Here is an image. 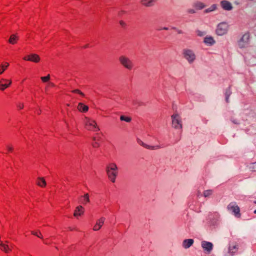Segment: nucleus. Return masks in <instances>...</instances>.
<instances>
[{"label": "nucleus", "mask_w": 256, "mask_h": 256, "mask_svg": "<svg viewBox=\"0 0 256 256\" xmlns=\"http://www.w3.org/2000/svg\"><path fill=\"white\" fill-rule=\"evenodd\" d=\"M83 122L85 128L88 131L97 132L100 130L97 122L92 118L85 116Z\"/></svg>", "instance_id": "f257e3e1"}, {"label": "nucleus", "mask_w": 256, "mask_h": 256, "mask_svg": "<svg viewBox=\"0 0 256 256\" xmlns=\"http://www.w3.org/2000/svg\"><path fill=\"white\" fill-rule=\"evenodd\" d=\"M109 180L112 182H114L118 175V166L115 163L111 162L108 164L106 169Z\"/></svg>", "instance_id": "f03ea898"}, {"label": "nucleus", "mask_w": 256, "mask_h": 256, "mask_svg": "<svg viewBox=\"0 0 256 256\" xmlns=\"http://www.w3.org/2000/svg\"><path fill=\"white\" fill-rule=\"evenodd\" d=\"M120 64L128 70H132L134 68V64L132 60L126 56H120L118 58Z\"/></svg>", "instance_id": "7ed1b4c3"}, {"label": "nucleus", "mask_w": 256, "mask_h": 256, "mask_svg": "<svg viewBox=\"0 0 256 256\" xmlns=\"http://www.w3.org/2000/svg\"><path fill=\"white\" fill-rule=\"evenodd\" d=\"M171 117L172 126L176 128H182V124L180 116L177 114H174Z\"/></svg>", "instance_id": "20e7f679"}, {"label": "nucleus", "mask_w": 256, "mask_h": 256, "mask_svg": "<svg viewBox=\"0 0 256 256\" xmlns=\"http://www.w3.org/2000/svg\"><path fill=\"white\" fill-rule=\"evenodd\" d=\"M228 26L227 24L222 22L217 27L216 32L218 35L222 36L227 32Z\"/></svg>", "instance_id": "39448f33"}, {"label": "nucleus", "mask_w": 256, "mask_h": 256, "mask_svg": "<svg viewBox=\"0 0 256 256\" xmlns=\"http://www.w3.org/2000/svg\"><path fill=\"white\" fill-rule=\"evenodd\" d=\"M12 84L11 79L2 78L0 80V90L2 91L6 89L9 88Z\"/></svg>", "instance_id": "423d86ee"}, {"label": "nucleus", "mask_w": 256, "mask_h": 256, "mask_svg": "<svg viewBox=\"0 0 256 256\" xmlns=\"http://www.w3.org/2000/svg\"><path fill=\"white\" fill-rule=\"evenodd\" d=\"M250 38V34L248 32L244 34L238 42L239 46L241 48L246 47L248 44Z\"/></svg>", "instance_id": "0eeeda50"}, {"label": "nucleus", "mask_w": 256, "mask_h": 256, "mask_svg": "<svg viewBox=\"0 0 256 256\" xmlns=\"http://www.w3.org/2000/svg\"><path fill=\"white\" fill-rule=\"evenodd\" d=\"M84 208L81 205H79L76 207L74 211L73 216L74 218H78L79 217L82 216L84 214Z\"/></svg>", "instance_id": "6e6552de"}, {"label": "nucleus", "mask_w": 256, "mask_h": 256, "mask_svg": "<svg viewBox=\"0 0 256 256\" xmlns=\"http://www.w3.org/2000/svg\"><path fill=\"white\" fill-rule=\"evenodd\" d=\"M184 58L188 60L189 62H192L196 58L195 54L190 50H184Z\"/></svg>", "instance_id": "1a4fd4ad"}, {"label": "nucleus", "mask_w": 256, "mask_h": 256, "mask_svg": "<svg viewBox=\"0 0 256 256\" xmlns=\"http://www.w3.org/2000/svg\"><path fill=\"white\" fill-rule=\"evenodd\" d=\"M105 218L104 217H101L96 220L95 224L94 225L92 230L94 231L99 230L104 224Z\"/></svg>", "instance_id": "9d476101"}, {"label": "nucleus", "mask_w": 256, "mask_h": 256, "mask_svg": "<svg viewBox=\"0 0 256 256\" xmlns=\"http://www.w3.org/2000/svg\"><path fill=\"white\" fill-rule=\"evenodd\" d=\"M228 208L229 210H230L234 212V214L238 218H240V208L238 206H235L234 204H230L228 206Z\"/></svg>", "instance_id": "9b49d317"}, {"label": "nucleus", "mask_w": 256, "mask_h": 256, "mask_svg": "<svg viewBox=\"0 0 256 256\" xmlns=\"http://www.w3.org/2000/svg\"><path fill=\"white\" fill-rule=\"evenodd\" d=\"M88 109V106L82 102L78 103L77 106V110L80 112H86Z\"/></svg>", "instance_id": "f8f14e48"}, {"label": "nucleus", "mask_w": 256, "mask_h": 256, "mask_svg": "<svg viewBox=\"0 0 256 256\" xmlns=\"http://www.w3.org/2000/svg\"><path fill=\"white\" fill-rule=\"evenodd\" d=\"M0 248L6 253H9L12 250V247L10 246L7 244L3 243L2 242H0Z\"/></svg>", "instance_id": "ddd939ff"}, {"label": "nucleus", "mask_w": 256, "mask_h": 256, "mask_svg": "<svg viewBox=\"0 0 256 256\" xmlns=\"http://www.w3.org/2000/svg\"><path fill=\"white\" fill-rule=\"evenodd\" d=\"M222 8L226 10H230L232 8V4L227 0H222L220 2Z\"/></svg>", "instance_id": "4468645a"}, {"label": "nucleus", "mask_w": 256, "mask_h": 256, "mask_svg": "<svg viewBox=\"0 0 256 256\" xmlns=\"http://www.w3.org/2000/svg\"><path fill=\"white\" fill-rule=\"evenodd\" d=\"M18 36L16 34H12L10 36L8 42L10 44H16L18 40Z\"/></svg>", "instance_id": "2eb2a0df"}, {"label": "nucleus", "mask_w": 256, "mask_h": 256, "mask_svg": "<svg viewBox=\"0 0 256 256\" xmlns=\"http://www.w3.org/2000/svg\"><path fill=\"white\" fill-rule=\"evenodd\" d=\"M36 184L38 186L41 188H44L46 186V182L44 178L38 177L36 180Z\"/></svg>", "instance_id": "dca6fc26"}, {"label": "nucleus", "mask_w": 256, "mask_h": 256, "mask_svg": "<svg viewBox=\"0 0 256 256\" xmlns=\"http://www.w3.org/2000/svg\"><path fill=\"white\" fill-rule=\"evenodd\" d=\"M202 247L206 250L208 252H210L212 248V244L210 242H202Z\"/></svg>", "instance_id": "f3484780"}, {"label": "nucleus", "mask_w": 256, "mask_h": 256, "mask_svg": "<svg viewBox=\"0 0 256 256\" xmlns=\"http://www.w3.org/2000/svg\"><path fill=\"white\" fill-rule=\"evenodd\" d=\"M92 146L94 148H98L100 146V139L96 137H93L92 138V142H91Z\"/></svg>", "instance_id": "a211bd4d"}, {"label": "nucleus", "mask_w": 256, "mask_h": 256, "mask_svg": "<svg viewBox=\"0 0 256 256\" xmlns=\"http://www.w3.org/2000/svg\"><path fill=\"white\" fill-rule=\"evenodd\" d=\"M82 203L83 204H86L90 202V196L86 193L80 197Z\"/></svg>", "instance_id": "6ab92c4d"}, {"label": "nucleus", "mask_w": 256, "mask_h": 256, "mask_svg": "<svg viewBox=\"0 0 256 256\" xmlns=\"http://www.w3.org/2000/svg\"><path fill=\"white\" fill-rule=\"evenodd\" d=\"M30 57L31 58H30V62H35V63H38L40 61V56H39V55H38L36 54H34V53L31 54Z\"/></svg>", "instance_id": "aec40b11"}, {"label": "nucleus", "mask_w": 256, "mask_h": 256, "mask_svg": "<svg viewBox=\"0 0 256 256\" xmlns=\"http://www.w3.org/2000/svg\"><path fill=\"white\" fill-rule=\"evenodd\" d=\"M193 240L187 239L184 240L182 246L184 248H187L190 247L193 244Z\"/></svg>", "instance_id": "412c9836"}, {"label": "nucleus", "mask_w": 256, "mask_h": 256, "mask_svg": "<svg viewBox=\"0 0 256 256\" xmlns=\"http://www.w3.org/2000/svg\"><path fill=\"white\" fill-rule=\"evenodd\" d=\"M9 66V63L5 62L0 65V74H2Z\"/></svg>", "instance_id": "4be33fe9"}, {"label": "nucleus", "mask_w": 256, "mask_h": 256, "mask_svg": "<svg viewBox=\"0 0 256 256\" xmlns=\"http://www.w3.org/2000/svg\"><path fill=\"white\" fill-rule=\"evenodd\" d=\"M155 2L156 0H141L142 4L146 6H152Z\"/></svg>", "instance_id": "5701e85b"}, {"label": "nucleus", "mask_w": 256, "mask_h": 256, "mask_svg": "<svg viewBox=\"0 0 256 256\" xmlns=\"http://www.w3.org/2000/svg\"><path fill=\"white\" fill-rule=\"evenodd\" d=\"M141 144L144 148H148V149H151V150H157L160 148V146H150L148 145H147L146 144H144L142 142H141Z\"/></svg>", "instance_id": "b1692460"}, {"label": "nucleus", "mask_w": 256, "mask_h": 256, "mask_svg": "<svg viewBox=\"0 0 256 256\" xmlns=\"http://www.w3.org/2000/svg\"><path fill=\"white\" fill-rule=\"evenodd\" d=\"M238 249L237 245H232L229 248V251L232 254L236 253Z\"/></svg>", "instance_id": "393cba45"}, {"label": "nucleus", "mask_w": 256, "mask_h": 256, "mask_svg": "<svg viewBox=\"0 0 256 256\" xmlns=\"http://www.w3.org/2000/svg\"><path fill=\"white\" fill-rule=\"evenodd\" d=\"M205 6L204 4L201 2H196V3H195L194 4V7L196 8V10H201L203 8H204Z\"/></svg>", "instance_id": "a878e982"}, {"label": "nucleus", "mask_w": 256, "mask_h": 256, "mask_svg": "<svg viewBox=\"0 0 256 256\" xmlns=\"http://www.w3.org/2000/svg\"><path fill=\"white\" fill-rule=\"evenodd\" d=\"M204 42L206 44H212L214 42V40L212 37H206L204 40Z\"/></svg>", "instance_id": "bb28decb"}, {"label": "nucleus", "mask_w": 256, "mask_h": 256, "mask_svg": "<svg viewBox=\"0 0 256 256\" xmlns=\"http://www.w3.org/2000/svg\"><path fill=\"white\" fill-rule=\"evenodd\" d=\"M120 120H122V121H125L126 122H130L131 121L132 118L130 116H120Z\"/></svg>", "instance_id": "cd10ccee"}, {"label": "nucleus", "mask_w": 256, "mask_h": 256, "mask_svg": "<svg viewBox=\"0 0 256 256\" xmlns=\"http://www.w3.org/2000/svg\"><path fill=\"white\" fill-rule=\"evenodd\" d=\"M72 92L80 94L82 97L84 96V94L78 89H76L72 90Z\"/></svg>", "instance_id": "c85d7f7f"}, {"label": "nucleus", "mask_w": 256, "mask_h": 256, "mask_svg": "<svg viewBox=\"0 0 256 256\" xmlns=\"http://www.w3.org/2000/svg\"><path fill=\"white\" fill-rule=\"evenodd\" d=\"M50 75L48 74V76H42L40 78V80L43 82H48L50 80Z\"/></svg>", "instance_id": "c756f323"}, {"label": "nucleus", "mask_w": 256, "mask_h": 256, "mask_svg": "<svg viewBox=\"0 0 256 256\" xmlns=\"http://www.w3.org/2000/svg\"><path fill=\"white\" fill-rule=\"evenodd\" d=\"M31 234L33 235H34L38 238H42V236L41 234V232L39 231H32Z\"/></svg>", "instance_id": "7c9ffc66"}, {"label": "nucleus", "mask_w": 256, "mask_h": 256, "mask_svg": "<svg viewBox=\"0 0 256 256\" xmlns=\"http://www.w3.org/2000/svg\"><path fill=\"white\" fill-rule=\"evenodd\" d=\"M212 194V190H207L204 192V197H207V196L211 195Z\"/></svg>", "instance_id": "2f4dec72"}, {"label": "nucleus", "mask_w": 256, "mask_h": 256, "mask_svg": "<svg viewBox=\"0 0 256 256\" xmlns=\"http://www.w3.org/2000/svg\"><path fill=\"white\" fill-rule=\"evenodd\" d=\"M6 150L8 152H12L14 150V148L11 145H8L6 146Z\"/></svg>", "instance_id": "473e14b6"}, {"label": "nucleus", "mask_w": 256, "mask_h": 256, "mask_svg": "<svg viewBox=\"0 0 256 256\" xmlns=\"http://www.w3.org/2000/svg\"><path fill=\"white\" fill-rule=\"evenodd\" d=\"M30 56H31V54H28V55H26L23 58V60L26 61H30V58H31Z\"/></svg>", "instance_id": "72a5a7b5"}, {"label": "nucleus", "mask_w": 256, "mask_h": 256, "mask_svg": "<svg viewBox=\"0 0 256 256\" xmlns=\"http://www.w3.org/2000/svg\"><path fill=\"white\" fill-rule=\"evenodd\" d=\"M119 24H120V26L122 28H124L126 26V22H124V20H120L119 22Z\"/></svg>", "instance_id": "f704fd0d"}, {"label": "nucleus", "mask_w": 256, "mask_h": 256, "mask_svg": "<svg viewBox=\"0 0 256 256\" xmlns=\"http://www.w3.org/2000/svg\"><path fill=\"white\" fill-rule=\"evenodd\" d=\"M17 108L19 110H22L24 108V104L23 103L20 102V103L18 104Z\"/></svg>", "instance_id": "c9c22d12"}, {"label": "nucleus", "mask_w": 256, "mask_h": 256, "mask_svg": "<svg viewBox=\"0 0 256 256\" xmlns=\"http://www.w3.org/2000/svg\"><path fill=\"white\" fill-rule=\"evenodd\" d=\"M230 95V92H226V102H228V98H229V96Z\"/></svg>", "instance_id": "e433bc0d"}, {"label": "nucleus", "mask_w": 256, "mask_h": 256, "mask_svg": "<svg viewBox=\"0 0 256 256\" xmlns=\"http://www.w3.org/2000/svg\"><path fill=\"white\" fill-rule=\"evenodd\" d=\"M196 32L198 36H202L204 35L203 32H200V30H196Z\"/></svg>", "instance_id": "4c0bfd02"}, {"label": "nucleus", "mask_w": 256, "mask_h": 256, "mask_svg": "<svg viewBox=\"0 0 256 256\" xmlns=\"http://www.w3.org/2000/svg\"><path fill=\"white\" fill-rule=\"evenodd\" d=\"M188 12L189 13H190V14H194L195 12L194 10L192 9H190L188 10Z\"/></svg>", "instance_id": "58836bf2"}, {"label": "nucleus", "mask_w": 256, "mask_h": 256, "mask_svg": "<svg viewBox=\"0 0 256 256\" xmlns=\"http://www.w3.org/2000/svg\"><path fill=\"white\" fill-rule=\"evenodd\" d=\"M125 13H126V12L122 10V11L119 12L118 14L120 15V16H122L123 14H124Z\"/></svg>", "instance_id": "ea45409f"}, {"label": "nucleus", "mask_w": 256, "mask_h": 256, "mask_svg": "<svg viewBox=\"0 0 256 256\" xmlns=\"http://www.w3.org/2000/svg\"><path fill=\"white\" fill-rule=\"evenodd\" d=\"M176 32L178 34H182L183 33V32H182V30H176Z\"/></svg>", "instance_id": "a19ab883"}, {"label": "nucleus", "mask_w": 256, "mask_h": 256, "mask_svg": "<svg viewBox=\"0 0 256 256\" xmlns=\"http://www.w3.org/2000/svg\"><path fill=\"white\" fill-rule=\"evenodd\" d=\"M212 10H206V12H210V11H212Z\"/></svg>", "instance_id": "79ce46f5"}, {"label": "nucleus", "mask_w": 256, "mask_h": 256, "mask_svg": "<svg viewBox=\"0 0 256 256\" xmlns=\"http://www.w3.org/2000/svg\"><path fill=\"white\" fill-rule=\"evenodd\" d=\"M163 29H164V30H168V28H164Z\"/></svg>", "instance_id": "37998d69"}, {"label": "nucleus", "mask_w": 256, "mask_h": 256, "mask_svg": "<svg viewBox=\"0 0 256 256\" xmlns=\"http://www.w3.org/2000/svg\"><path fill=\"white\" fill-rule=\"evenodd\" d=\"M254 214H256V210H255L254 211Z\"/></svg>", "instance_id": "c03bdc74"}, {"label": "nucleus", "mask_w": 256, "mask_h": 256, "mask_svg": "<svg viewBox=\"0 0 256 256\" xmlns=\"http://www.w3.org/2000/svg\"><path fill=\"white\" fill-rule=\"evenodd\" d=\"M254 203L255 204H256V201L254 202Z\"/></svg>", "instance_id": "a18cd8bd"}, {"label": "nucleus", "mask_w": 256, "mask_h": 256, "mask_svg": "<svg viewBox=\"0 0 256 256\" xmlns=\"http://www.w3.org/2000/svg\"><path fill=\"white\" fill-rule=\"evenodd\" d=\"M0 242H1L0 241Z\"/></svg>", "instance_id": "49530a36"}]
</instances>
